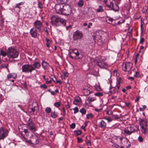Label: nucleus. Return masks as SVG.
Segmentation results:
<instances>
[{
    "label": "nucleus",
    "instance_id": "39",
    "mask_svg": "<svg viewBox=\"0 0 148 148\" xmlns=\"http://www.w3.org/2000/svg\"><path fill=\"white\" fill-rule=\"evenodd\" d=\"M93 116V115L92 113H90L86 115V118L88 119H89L90 118H92Z\"/></svg>",
    "mask_w": 148,
    "mask_h": 148
},
{
    "label": "nucleus",
    "instance_id": "31",
    "mask_svg": "<svg viewBox=\"0 0 148 148\" xmlns=\"http://www.w3.org/2000/svg\"><path fill=\"white\" fill-rule=\"evenodd\" d=\"M84 4V2L83 0H79L77 3V5L79 7H82Z\"/></svg>",
    "mask_w": 148,
    "mask_h": 148
},
{
    "label": "nucleus",
    "instance_id": "57",
    "mask_svg": "<svg viewBox=\"0 0 148 148\" xmlns=\"http://www.w3.org/2000/svg\"><path fill=\"white\" fill-rule=\"evenodd\" d=\"M86 143L87 145L89 146H91V145L90 141L89 140H88L86 141Z\"/></svg>",
    "mask_w": 148,
    "mask_h": 148
},
{
    "label": "nucleus",
    "instance_id": "55",
    "mask_svg": "<svg viewBox=\"0 0 148 148\" xmlns=\"http://www.w3.org/2000/svg\"><path fill=\"white\" fill-rule=\"evenodd\" d=\"M1 68H7L8 65L5 64H2L1 66Z\"/></svg>",
    "mask_w": 148,
    "mask_h": 148
},
{
    "label": "nucleus",
    "instance_id": "38",
    "mask_svg": "<svg viewBox=\"0 0 148 148\" xmlns=\"http://www.w3.org/2000/svg\"><path fill=\"white\" fill-rule=\"evenodd\" d=\"M95 99L94 97H89L88 98V100L89 103H91L92 101H93L95 100Z\"/></svg>",
    "mask_w": 148,
    "mask_h": 148
},
{
    "label": "nucleus",
    "instance_id": "41",
    "mask_svg": "<svg viewBox=\"0 0 148 148\" xmlns=\"http://www.w3.org/2000/svg\"><path fill=\"white\" fill-rule=\"evenodd\" d=\"M38 8L40 9H42L43 8V5L42 3L40 2H38Z\"/></svg>",
    "mask_w": 148,
    "mask_h": 148
},
{
    "label": "nucleus",
    "instance_id": "56",
    "mask_svg": "<svg viewBox=\"0 0 148 148\" xmlns=\"http://www.w3.org/2000/svg\"><path fill=\"white\" fill-rule=\"evenodd\" d=\"M71 28V25H69V26L66 27V30H70Z\"/></svg>",
    "mask_w": 148,
    "mask_h": 148
},
{
    "label": "nucleus",
    "instance_id": "20",
    "mask_svg": "<svg viewBox=\"0 0 148 148\" xmlns=\"http://www.w3.org/2000/svg\"><path fill=\"white\" fill-rule=\"evenodd\" d=\"M42 65L45 70L47 69L49 67H50L49 63L43 60L42 62Z\"/></svg>",
    "mask_w": 148,
    "mask_h": 148
},
{
    "label": "nucleus",
    "instance_id": "64",
    "mask_svg": "<svg viewBox=\"0 0 148 148\" xmlns=\"http://www.w3.org/2000/svg\"><path fill=\"white\" fill-rule=\"evenodd\" d=\"M51 82H52V81L51 80H50L49 81L47 80L46 82V84H50V83H51Z\"/></svg>",
    "mask_w": 148,
    "mask_h": 148
},
{
    "label": "nucleus",
    "instance_id": "7",
    "mask_svg": "<svg viewBox=\"0 0 148 148\" xmlns=\"http://www.w3.org/2000/svg\"><path fill=\"white\" fill-rule=\"evenodd\" d=\"M34 29L37 30V32L39 33H42L43 32V29L42 27V23L39 20L35 21L34 23Z\"/></svg>",
    "mask_w": 148,
    "mask_h": 148
},
{
    "label": "nucleus",
    "instance_id": "44",
    "mask_svg": "<svg viewBox=\"0 0 148 148\" xmlns=\"http://www.w3.org/2000/svg\"><path fill=\"white\" fill-rule=\"evenodd\" d=\"M73 110H74V113L76 114L78 112V109L77 107H75L73 109Z\"/></svg>",
    "mask_w": 148,
    "mask_h": 148
},
{
    "label": "nucleus",
    "instance_id": "18",
    "mask_svg": "<svg viewBox=\"0 0 148 148\" xmlns=\"http://www.w3.org/2000/svg\"><path fill=\"white\" fill-rule=\"evenodd\" d=\"M37 30L34 28H32L30 31V33L31 36L34 38H36L37 36V33L36 32Z\"/></svg>",
    "mask_w": 148,
    "mask_h": 148
},
{
    "label": "nucleus",
    "instance_id": "59",
    "mask_svg": "<svg viewBox=\"0 0 148 148\" xmlns=\"http://www.w3.org/2000/svg\"><path fill=\"white\" fill-rule=\"evenodd\" d=\"M125 104V106H127V107H129V106H130V103L129 102H123Z\"/></svg>",
    "mask_w": 148,
    "mask_h": 148
},
{
    "label": "nucleus",
    "instance_id": "63",
    "mask_svg": "<svg viewBox=\"0 0 148 148\" xmlns=\"http://www.w3.org/2000/svg\"><path fill=\"white\" fill-rule=\"evenodd\" d=\"M144 41V39L143 38H141L140 40V43H143Z\"/></svg>",
    "mask_w": 148,
    "mask_h": 148
},
{
    "label": "nucleus",
    "instance_id": "62",
    "mask_svg": "<svg viewBox=\"0 0 148 148\" xmlns=\"http://www.w3.org/2000/svg\"><path fill=\"white\" fill-rule=\"evenodd\" d=\"M107 18L108 19V20L111 22H112L113 21V18H110V17H108Z\"/></svg>",
    "mask_w": 148,
    "mask_h": 148
},
{
    "label": "nucleus",
    "instance_id": "33",
    "mask_svg": "<svg viewBox=\"0 0 148 148\" xmlns=\"http://www.w3.org/2000/svg\"><path fill=\"white\" fill-rule=\"evenodd\" d=\"M59 22H60L62 24L65 26L66 23V21L64 19L60 18Z\"/></svg>",
    "mask_w": 148,
    "mask_h": 148
},
{
    "label": "nucleus",
    "instance_id": "26",
    "mask_svg": "<svg viewBox=\"0 0 148 148\" xmlns=\"http://www.w3.org/2000/svg\"><path fill=\"white\" fill-rule=\"evenodd\" d=\"M17 75L15 73H9L7 75V78L9 79L12 78L15 79L16 78Z\"/></svg>",
    "mask_w": 148,
    "mask_h": 148
},
{
    "label": "nucleus",
    "instance_id": "19",
    "mask_svg": "<svg viewBox=\"0 0 148 148\" xmlns=\"http://www.w3.org/2000/svg\"><path fill=\"white\" fill-rule=\"evenodd\" d=\"M119 89L116 87H110L109 88V91L112 94L117 93Z\"/></svg>",
    "mask_w": 148,
    "mask_h": 148
},
{
    "label": "nucleus",
    "instance_id": "2",
    "mask_svg": "<svg viewBox=\"0 0 148 148\" xmlns=\"http://www.w3.org/2000/svg\"><path fill=\"white\" fill-rule=\"evenodd\" d=\"M36 129L34 123L31 121L28 123L27 129H24L23 131H22V133H24L25 136L28 137L32 134V133L30 132V131L34 132L36 131Z\"/></svg>",
    "mask_w": 148,
    "mask_h": 148
},
{
    "label": "nucleus",
    "instance_id": "48",
    "mask_svg": "<svg viewBox=\"0 0 148 148\" xmlns=\"http://www.w3.org/2000/svg\"><path fill=\"white\" fill-rule=\"evenodd\" d=\"M40 87L41 88H43L44 89H46L47 88V86L45 84H43L40 85Z\"/></svg>",
    "mask_w": 148,
    "mask_h": 148
},
{
    "label": "nucleus",
    "instance_id": "45",
    "mask_svg": "<svg viewBox=\"0 0 148 148\" xmlns=\"http://www.w3.org/2000/svg\"><path fill=\"white\" fill-rule=\"evenodd\" d=\"M103 101L102 100L100 101V103L99 104V107L100 108H102L103 109V107L104 106V105L103 104Z\"/></svg>",
    "mask_w": 148,
    "mask_h": 148
},
{
    "label": "nucleus",
    "instance_id": "49",
    "mask_svg": "<svg viewBox=\"0 0 148 148\" xmlns=\"http://www.w3.org/2000/svg\"><path fill=\"white\" fill-rule=\"evenodd\" d=\"M138 141L140 142H142L143 141V139L142 138V137L140 136H139L138 137Z\"/></svg>",
    "mask_w": 148,
    "mask_h": 148
},
{
    "label": "nucleus",
    "instance_id": "35",
    "mask_svg": "<svg viewBox=\"0 0 148 148\" xmlns=\"http://www.w3.org/2000/svg\"><path fill=\"white\" fill-rule=\"evenodd\" d=\"M45 112L47 113H51V109L50 107H47L45 109Z\"/></svg>",
    "mask_w": 148,
    "mask_h": 148
},
{
    "label": "nucleus",
    "instance_id": "17",
    "mask_svg": "<svg viewBox=\"0 0 148 148\" xmlns=\"http://www.w3.org/2000/svg\"><path fill=\"white\" fill-rule=\"evenodd\" d=\"M114 2V0H106L104 1L106 6L110 8L112 6V5H113V4Z\"/></svg>",
    "mask_w": 148,
    "mask_h": 148
},
{
    "label": "nucleus",
    "instance_id": "11",
    "mask_svg": "<svg viewBox=\"0 0 148 148\" xmlns=\"http://www.w3.org/2000/svg\"><path fill=\"white\" fill-rule=\"evenodd\" d=\"M104 33V32L102 30L96 31L93 36L94 39L95 40H100L101 38L102 35Z\"/></svg>",
    "mask_w": 148,
    "mask_h": 148
},
{
    "label": "nucleus",
    "instance_id": "4",
    "mask_svg": "<svg viewBox=\"0 0 148 148\" xmlns=\"http://www.w3.org/2000/svg\"><path fill=\"white\" fill-rule=\"evenodd\" d=\"M18 55V53L16 50L12 47H9L7 51V56L10 58H16Z\"/></svg>",
    "mask_w": 148,
    "mask_h": 148
},
{
    "label": "nucleus",
    "instance_id": "12",
    "mask_svg": "<svg viewBox=\"0 0 148 148\" xmlns=\"http://www.w3.org/2000/svg\"><path fill=\"white\" fill-rule=\"evenodd\" d=\"M135 128H136L137 127L135 126L133 127L130 126L126 127L124 130V133L126 135H130L133 132L135 131Z\"/></svg>",
    "mask_w": 148,
    "mask_h": 148
},
{
    "label": "nucleus",
    "instance_id": "30",
    "mask_svg": "<svg viewBox=\"0 0 148 148\" xmlns=\"http://www.w3.org/2000/svg\"><path fill=\"white\" fill-rule=\"evenodd\" d=\"M46 46L48 48H49L51 44V40L47 38H46Z\"/></svg>",
    "mask_w": 148,
    "mask_h": 148
},
{
    "label": "nucleus",
    "instance_id": "50",
    "mask_svg": "<svg viewBox=\"0 0 148 148\" xmlns=\"http://www.w3.org/2000/svg\"><path fill=\"white\" fill-rule=\"evenodd\" d=\"M117 138L118 140H119V141L121 143L124 139V138L120 137H118Z\"/></svg>",
    "mask_w": 148,
    "mask_h": 148
},
{
    "label": "nucleus",
    "instance_id": "16",
    "mask_svg": "<svg viewBox=\"0 0 148 148\" xmlns=\"http://www.w3.org/2000/svg\"><path fill=\"white\" fill-rule=\"evenodd\" d=\"M29 138H30V140L31 142L34 144H37L38 142L37 137L35 136H34L32 135H29L28 137H29Z\"/></svg>",
    "mask_w": 148,
    "mask_h": 148
},
{
    "label": "nucleus",
    "instance_id": "9",
    "mask_svg": "<svg viewBox=\"0 0 148 148\" xmlns=\"http://www.w3.org/2000/svg\"><path fill=\"white\" fill-rule=\"evenodd\" d=\"M132 67V63L130 62H125L123 64L122 69L124 71L129 72L131 70Z\"/></svg>",
    "mask_w": 148,
    "mask_h": 148
},
{
    "label": "nucleus",
    "instance_id": "36",
    "mask_svg": "<svg viewBox=\"0 0 148 148\" xmlns=\"http://www.w3.org/2000/svg\"><path fill=\"white\" fill-rule=\"evenodd\" d=\"M103 93L102 92H97L95 93L94 94L95 95L97 96L98 97H100L103 95Z\"/></svg>",
    "mask_w": 148,
    "mask_h": 148
},
{
    "label": "nucleus",
    "instance_id": "1",
    "mask_svg": "<svg viewBox=\"0 0 148 148\" xmlns=\"http://www.w3.org/2000/svg\"><path fill=\"white\" fill-rule=\"evenodd\" d=\"M55 8L56 13L65 16L70 15L72 12L70 6L67 4H56L55 6Z\"/></svg>",
    "mask_w": 148,
    "mask_h": 148
},
{
    "label": "nucleus",
    "instance_id": "14",
    "mask_svg": "<svg viewBox=\"0 0 148 148\" xmlns=\"http://www.w3.org/2000/svg\"><path fill=\"white\" fill-rule=\"evenodd\" d=\"M31 109L32 112H38L39 110V108L37 103L36 101H33L32 103V107Z\"/></svg>",
    "mask_w": 148,
    "mask_h": 148
},
{
    "label": "nucleus",
    "instance_id": "32",
    "mask_svg": "<svg viewBox=\"0 0 148 148\" xmlns=\"http://www.w3.org/2000/svg\"><path fill=\"white\" fill-rule=\"evenodd\" d=\"M103 11L102 7L101 5L99 6L97 10V11L98 12H103Z\"/></svg>",
    "mask_w": 148,
    "mask_h": 148
},
{
    "label": "nucleus",
    "instance_id": "46",
    "mask_svg": "<svg viewBox=\"0 0 148 148\" xmlns=\"http://www.w3.org/2000/svg\"><path fill=\"white\" fill-rule=\"evenodd\" d=\"M56 1L59 3H64L66 2L67 0H56Z\"/></svg>",
    "mask_w": 148,
    "mask_h": 148
},
{
    "label": "nucleus",
    "instance_id": "10",
    "mask_svg": "<svg viewBox=\"0 0 148 148\" xmlns=\"http://www.w3.org/2000/svg\"><path fill=\"white\" fill-rule=\"evenodd\" d=\"M8 131L3 127L0 128V140H3L8 135Z\"/></svg>",
    "mask_w": 148,
    "mask_h": 148
},
{
    "label": "nucleus",
    "instance_id": "42",
    "mask_svg": "<svg viewBox=\"0 0 148 148\" xmlns=\"http://www.w3.org/2000/svg\"><path fill=\"white\" fill-rule=\"evenodd\" d=\"M74 132L75 134L77 135L78 136L81 134V132L80 130H78L77 131H75Z\"/></svg>",
    "mask_w": 148,
    "mask_h": 148
},
{
    "label": "nucleus",
    "instance_id": "24",
    "mask_svg": "<svg viewBox=\"0 0 148 148\" xmlns=\"http://www.w3.org/2000/svg\"><path fill=\"white\" fill-rule=\"evenodd\" d=\"M32 65L35 69H39L41 67V64L39 62L37 61H35Z\"/></svg>",
    "mask_w": 148,
    "mask_h": 148
},
{
    "label": "nucleus",
    "instance_id": "3",
    "mask_svg": "<svg viewBox=\"0 0 148 148\" xmlns=\"http://www.w3.org/2000/svg\"><path fill=\"white\" fill-rule=\"evenodd\" d=\"M93 62L100 68L107 69L111 65H108L104 62L101 59V57H96L95 59H92Z\"/></svg>",
    "mask_w": 148,
    "mask_h": 148
},
{
    "label": "nucleus",
    "instance_id": "15",
    "mask_svg": "<svg viewBox=\"0 0 148 148\" xmlns=\"http://www.w3.org/2000/svg\"><path fill=\"white\" fill-rule=\"evenodd\" d=\"M84 95L85 96L89 95L92 91L91 88L90 87H85L82 90Z\"/></svg>",
    "mask_w": 148,
    "mask_h": 148
},
{
    "label": "nucleus",
    "instance_id": "22",
    "mask_svg": "<svg viewBox=\"0 0 148 148\" xmlns=\"http://www.w3.org/2000/svg\"><path fill=\"white\" fill-rule=\"evenodd\" d=\"M81 102V100L80 97L78 96H76L75 98L73 101V104L75 105H78Z\"/></svg>",
    "mask_w": 148,
    "mask_h": 148
},
{
    "label": "nucleus",
    "instance_id": "8",
    "mask_svg": "<svg viewBox=\"0 0 148 148\" xmlns=\"http://www.w3.org/2000/svg\"><path fill=\"white\" fill-rule=\"evenodd\" d=\"M71 55H70V57L71 58H73L74 57L72 55H75V56H78L79 58H81L83 57V55L82 53L80 51H78L76 49H74L73 50V51L71 52Z\"/></svg>",
    "mask_w": 148,
    "mask_h": 148
},
{
    "label": "nucleus",
    "instance_id": "27",
    "mask_svg": "<svg viewBox=\"0 0 148 148\" xmlns=\"http://www.w3.org/2000/svg\"><path fill=\"white\" fill-rule=\"evenodd\" d=\"M122 79L120 77H119L118 79H117L116 87L118 89H119L120 86V84L122 83Z\"/></svg>",
    "mask_w": 148,
    "mask_h": 148
},
{
    "label": "nucleus",
    "instance_id": "37",
    "mask_svg": "<svg viewBox=\"0 0 148 148\" xmlns=\"http://www.w3.org/2000/svg\"><path fill=\"white\" fill-rule=\"evenodd\" d=\"M54 106L56 108H58L60 106L61 102L60 101L55 102L54 103Z\"/></svg>",
    "mask_w": 148,
    "mask_h": 148
},
{
    "label": "nucleus",
    "instance_id": "13",
    "mask_svg": "<svg viewBox=\"0 0 148 148\" xmlns=\"http://www.w3.org/2000/svg\"><path fill=\"white\" fill-rule=\"evenodd\" d=\"M73 39L76 40L78 39H81L83 36L82 33L80 31H77L73 34Z\"/></svg>",
    "mask_w": 148,
    "mask_h": 148
},
{
    "label": "nucleus",
    "instance_id": "43",
    "mask_svg": "<svg viewBox=\"0 0 148 148\" xmlns=\"http://www.w3.org/2000/svg\"><path fill=\"white\" fill-rule=\"evenodd\" d=\"M20 6H19V5L17 3L16 4L15 6V8H18V12H20V9H21V8Z\"/></svg>",
    "mask_w": 148,
    "mask_h": 148
},
{
    "label": "nucleus",
    "instance_id": "60",
    "mask_svg": "<svg viewBox=\"0 0 148 148\" xmlns=\"http://www.w3.org/2000/svg\"><path fill=\"white\" fill-rule=\"evenodd\" d=\"M92 23H91L90 22L89 23L88 25L87 26V27L88 28H90V26H92Z\"/></svg>",
    "mask_w": 148,
    "mask_h": 148
},
{
    "label": "nucleus",
    "instance_id": "25",
    "mask_svg": "<svg viewBox=\"0 0 148 148\" xmlns=\"http://www.w3.org/2000/svg\"><path fill=\"white\" fill-rule=\"evenodd\" d=\"M60 18V17H56L55 16H52L51 18V22L53 23L54 22L56 23L59 22Z\"/></svg>",
    "mask_w": 148,
    "mask_h": 148
},
{
    "label": "nucleus",
    "instance_id": "52",
    "mask_svg": "<svg viewBox=\"0 0 148 148\" xmlns=\"http://www.w3.org/2000/svg\"><path fill=\"white\" fill-rule=\"evenodd\" d=\"M102 110V108H100L99 109H97V108H95V110L97 112H99Z\"/></svg>",
    "mask_w": 148,
    "mask_h": 148
},
{
    "label": "nucleus",
    "instance_id": "54",
    "mask_svg": "<svg viewBox=\"0 0 148 148\" xmlns=\"http://www.w3.org/2000/svg\"><path fill=\"white\" fill-rule=\"evenodd\" d=\"M113 75L114 76H117V71L116 70H114L113 71Z\"/></svg>",
    "mask_w": 148,
    "mask_h": 148
},
{
    "label": "nucleus",
    "instance_id": "34",
    "mask_svg": "<svg viewBox=\"0 0 148 148\" xmlns=\"http://www.w3.org/2000/svg\"><path fill=\"white\" fill-rule=\"evenodd\" d=\"M79 111L82 115L85 114L86 112V110L84 108H81L80 109Z\"/></svg>",
    "mask_w": 148,
    "mask_h": 148
},
{
    "label": "nucleus",
    "instance_id": "29",
    "mask_svg": "<svg viewBox=\"0 0 148 148\" xmlns=\"http://www.w3.org/2000/svg\"><path fill=\"white\" fill-rule=\"evenodd\" d=\"M94 86L96 90L97 91H100L101 90L99 84V83H97V84H96Z\"/></svg>",
    "mask_w": 148,
    "mask_h": 148
},
{
    "label": "nucleus",
    "instance_id": "47",
    "mask_svg": "<svg viewBox=\"0 0 148 148\" xmlns=\"http://www.w3.org/2000/svg\"><path fill=\"white\" fill-rule=\"evenodd\" d=\"M134 76H135L136 77H140V75L139 73L137 71H136L135 73V74L134 75Z\"/></svg>",
    "mask_w": 148,
    "mask_h": 148
},
{
    "label": "nucleus",
    "instance_id": "61",
    "mask_svg": "<svg viewBox=\"0 0 148 148\" xmlns=\"http://www.w3.org/2000/svg\"><path fill=\"white\" fill-rule=\"evenodd\" d=\"M56 80V83H59L60 84H61L62 83V82L60 81L57 80L56 78H55Z\"/></svg>",
    "mask_w": 148,
    "mask_h": 148
},
{
    "label": "nucleus",
    "instance_id": "28",
    "mask_svg": "<svg viewBox=\"0 0 148 148\" xmlns=\"http://www.w3.org/2000/svg\"><path fill=\"white\" fill-rule=\"evenodd\" d=\"M58 113L56 111H54L51 113V116L54 119L58 116Z\"/></svg>",
    "mask_w": 148,
    "mask_h": 148
},
{
    "label": "nucleus",
    "instance_id": "21",
    "mask_svg": "<svg viewBox=\"0 0 148 148\" xmlns=\"http://www.w3.org/2000/svg\"><path fill=\"white\" fill-rule=\"evenodd\" d=\"M110 9L115 12H118L119 10V7L118 5L114 2L113 4V5H112V6Z\"/></svg>",
    "mask_w": 148,
    "mask_h": 148
},
{
    "label": "nucleus",
    "instance_id": "6",
    "mask_svg": "<svg viewBox=\"0 0 148 148\" xmlns=\"http://www.w3.org/2000/svg\"><path fill=\"white\" fill-rule=\"evenodd\" d=\"M22 71L25 73H32L35 70V69L32 65L29 64H25L22 66Z\"/></svg>",
    "mask_w": 148,
    "mask_h": 148
},
{
    "label": "nucleus",
    "instance_id": "23",
    "mask_svg": "<svg viewBox=\"0 0 148 148\" xmlns=\"http://www.w3.org/2000/svg\"><path fill=\"white\" fill-rule=\"evenodd\" d=\"M99 127L102 129H104L106 125V123L103 120H101L98 123Z\"/></svg>",
    "mask_w": 148,
    "mask_h": 148
},
{
    "label": "nucleus",
    "instance_id": "5",
    "mask_svg": "<svg viewBox=\"0 0 148 148\" xmlns=\"http://www.w3.org/2000/svg\"><path fill=\"white\" fill-rule=\"evenodd\" d=\"M139 123L141 127L142 132L143 133H145L148 128V122L146 119H141L139 121Z\"/></svg>",
    "mask_w": 148,
    "mask_h": 148
},
{
    "label": "nucleus",
    "instance_id": "58",
    "mask_svg": "<svg viewBox=\"0 0 148 148\" xmlns=\"http://www.w3.org/2000/svg\"><path fill=\"white\" fill-rule=\"evenodd\" d=\"M62 112H63V115H65L66 114V112L64 108H62Z\"/></svg>",
    "mask_w": 148,
    "mask_h": 148
},
{
    "label": "nucleus",
    "instance_id": "53",
    "mask_svg": "<svg viewBox=\"0 0 148 148\" xmlns=\"http://www.w3.org/2000/svg\"><path fill=\"white\" fill-rule=\"evenodd\" d=\"M77 142L79 143H81L82 142V139L79 137L77 138Z\"/></svg>",
    "mask_w": 148,
    "mask_h": 148
},
{
    "label": "nucleus",
    "instance_id": "40",
    "mask_svg": "<svg viewBox=\"0 0 148 148\" xmlns=\"http://www.w3.org/2000/svg\"><path fill=\"white\" fill-rule=\"evenodd\" d=\"M0 54L3 56H5L6 55H7V53L5 51H3L1 49L0 50Z\"/></svg>",
    "mask_w": 148,
    "mask_h": 148
},
{
    "label": "nucleus",
    "instance_id": "51",
    "mask_svg": "<svg viewBox=\"0 0 148 148\" xmlns=\"http://www.w3.org/2000/svg\"><path fill=\"white\" fill-rule=\"evenodd\" d=\"M75 123H73L70 125L71 128L72 129H74L75 127Z\"/></svg>",
    "mask_w": 148,
    "mask_h": 148
}]
</instances>
